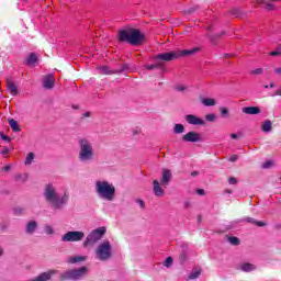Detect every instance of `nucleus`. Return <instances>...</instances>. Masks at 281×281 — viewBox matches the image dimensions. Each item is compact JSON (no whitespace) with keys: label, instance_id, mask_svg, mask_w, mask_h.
I'll use <instances>...</instances> for the list:
<instances>
[{"label":"nucleus","instance_id":"f257e3e1","mask_svg":"<svg viewBox=\"0 0 281 281\" xmlns=\"http://www.w3.org/2000/svg\"><path fill=\"white\" fill-rule=\"evenodd\" d=\"M43 196L46 203H49L52 210H63V206L67 205V201H69V194L65 192L60 198L56 191V187L52 183L45 186Z\"/></svg>","mask_w":281,"mask_h":281},{"label":"nucleus","instance_id":"f03ea898","mask_svg":"<svg viewBox=\"0 0 281 281\" xmlns=\"http://www.w3.org/2000/svg\"><path fill=\"white\" fill-rule=\"evenodd\" d=\"M119 43H128L130 45H142L146 41V35L139 29L130 27L120 30L117 33Z\"/></svg>","mask_w":281,"mask_h":281},{"label":"nucleus","instance_id":"7ed1b4c3","mask_svg":"<svg viewBox=\"0 0 281 281\" xmlns=\"http://www.w3.org/2000/svg\"><path fill=\"white\" fill-rule=\"evenodd\" d=\"M95 192L99 199H103V201H114L115 199V186L109 183V181H100L95 182Z\"/></svg>","mask_w":281,"mask_h":281},{"label":"nucleus","instance_id":"20e7f679","mask_svg":"<svg viewBox=\"0 0 281 281\" xmlns=\"http://www.w3.org/2000/svg\"><path fill=\"white\" fill-rule=\"evenodd\" d=\"M196 52H199V48L161 53L156 55L155 59L164 60L165 63H170L172 60H177V58H181V56H192L193 54H196Z\"/></svg>","mask_w":281,"mask_h":281},{"label":"nucleus","instance_id":"39448f33","mask_svg":"<svg viewBox=\"0 0 281 281\" xmlns=\"http://www.w3.org/2000/svg\"><path fill=\"white\" fill-rule=\"evenodd\" d=\"M79 148V161H93V157L95 156V154L93 153V145H91V142H89V139L80 138Z\"/></svg>","mask_w":281,"mask_h":281},{"label":"nucleus","instance_id":"423d86ee","mask_svg":"<svg viewBox=\"0 0 281 281\" xmlns=\"http://www.w3.org/2000/svg\"><path fill=\"white\" fill-rule=\"evenodd\" d=\"M94 252L98 260L105 262V260H111L113 257V246H111V241L104 240L103 243L99 244Z\"/></svg>","mask_w":281,"mask_h":281},{"label":"nucleus","instance_id":"0eeeda50","mask_svg":"<svg viewBox=\"0 0 281 281\" xmlns=\"http://www.w3.org/2000/svg\"><path fill=\"white\" fill-rule=\"evenodd\" d=\"M87 267H81L78 269L66 270L59 276V280L67 281V280H80L83 276H87Z\"/></svg>","mask_w":281,"mask_h":281},{"label":"nucleus","instance_id":"6e6552de","mask_svg":"<svg viewBox=\"0 0 281 281\" xmlns=\"http://www.w3.org/2000/svg\"><path fill=\"white\" fill-rule=\"evenodd\" d=\"M106 234V227L102 226L97 229H93L85 239L83 247H89V245H95V243L102 240Z\"/></svg>","mask_w":281,"mask_h":281},{"label":"nucleus","instance_id":"1a4fd4ad","mask_svg":"<svg viewBox=\"0 0 281 281\" xmlns=\"http://www.w3.org/2000/svg\"><path fill=\"white\" fill-rule=\"evenodd\" d=\"M85 238L82 231H70L61 236L63 243H80Z\"/></svg>","mask_w":281,"mask_h":281},{"label":"nucleus","instance_id":"9d476101","mask_svg":"<svg viewBox=\"0 0 281 281\" xmlns=\"http://www.w3.org/2000/svg\"><path fill=\"white\" fill-rule=\"evenodd\" d=\"M182 142H190L193 144H196L199 142H201V134H199L198 132H188L187 134H184L182 136Z\"/></svg>","mask_w":281,"mask_h":281},{"label":"nucleus","instance_id":"9b49d317","mask_svg":"<svg viewBox=\"0 0 281 281\" xmlns=\"http://www.w3.org/2000/svg\"><path fill=\"white\" fill-rule=\"evenodd\" d=\"M186 120L188 124H191L192 126H205V121H203L202 119H200L194 114L186 115Z\"/></svg>","mask_w":281,"mask_h":281},{"label":"nucleus","instance_id":"f8f14e48","mask_svg":"<svg viewBox=\"0 0 281 281\" xmlns=\"http://www.w3.org/2000/svg\"><path fill=\"white\" fill-rule=\"evenodd\" d=\"M170 181H172V171H170V169H164L160 180L161 186L164 188H168V186H170Z\"/></svg>","mask_w":281,"mask_h":281},{"label":"nucleus","instance_id":"ddd939ff","mask_svg":"<svg viewBox=\"0 0 281 281\" xmlns=\"http://www.w3.org/2000/svg\"><path fill=\"white\" fill-rule=\"evenodd\" d=\"M153 186V192L155 196H164L166 194V191L161 188V183H159V180H154Z\"/></svg>","mask_w":281,"mask_h":281},{"label":"nucleus","instance_id":"4468645a","mask_svg":"<svg viewBox=\"0 0 281 281\" xmlns=\"http://www.w3.org/2000/svg\"><path fill=\"white\" fill-rule=\"evenodd\" d=\"M7 89L10 91L11 95H18L19 89L16 88V83H14V80L12 78H7Z\"/></svg>","mask_w":281,"mask_h":281},{"label":"nucleus","instance_id":"2eb2a0df","mask_svg":"<svg viewBox=\"0 0 281 281\" xmlns=\"http://www.w3.org/2000/svg\"><path fill=\"white\" fill-rule=\"evenodd\" d=\"M241 112L246 115H258L261 113V110L259 106H245L241 109Z\"/></svg>","mask_w":281,"mask_h":281},{"label":"nucleus","instance_id":"dca6fc26","mask_svg":"<svg viewBox=\"0 0 281 281\" xmlns=\"http://www.w3.org/2000/svg\"><path fill=\"white\" fill-rule=\"evenodd\" d=\"M54 82H56L54 76L47 75L43 80L44 89H54Z\"/></svg>","mask_w":281,"mask_h":281},{"label":"nucleus","instance_id":"f3484780","mask_svg":"<svg viewBox=\"0 0 281 281\" xmlns=\"http://www.w3.org/2000/svg\"><path fill=\"white\" fill-rule=\"evenodd\" d=\"M37 227H38V223H36V221L29 222L26 224V234H34Z\"/></svg>","mask_w":281,"mask_h":281},{"label":"nucleus","instance_id":"a211bd4d","mask_svg":"<svg viewBox=\"0 0 281 281\" xmlns=\"http://www.w3.org/2000/svg\"><path fill=\"white\" fill-rule=\"evenodd\" d=\"M271 128H273V124L271 123V120H267L261 124V131L263 133H270Z\"/></svg>","mask_w":281,"mask_h":281},{"label":"nucleus","instance_id":"6ab92c4d","mask_svg":"<svg viewBox=\"0 0 281 281\" xmlns=\"http://www.w3.org/2000/svg\"><path fill=\"white\" fill-rule=\"evenodd\" d=\"M241 271L249 273V271H256V266L249 262H245L240 266Z\"/></svg>","mask_w":281,"mask_h":281},{"label":"nucleus","instance_id":"aec40b11","mask_svg":"<svg viewBox=\"0 0 281 281\" xmlns=\"http://www.w3.org/2000/svg\"><path fill=\"white\" fill-rule=\"evenodd\" d=\"M9 126L12 128L14 133H19L21 131L19 122H16V120L14 119L9 120Z\"/></svg>","mask_w":281,"mask_h":281},{"label":"nucleus","instance_id":"412c9836","mask_svg":"<svg viewBox=\"0 0 281 281\" xmlns=\"http://www.w3.org/2000/svg\"><path fill=\"white\" fill-rule=\"evenodd\" d=\"M38 61V57L36 56L35 53H31L27 58H26V63L27 65H36V63Z\"/></svg>","mask_w":281,"mask_h":281},{"label":"nucleus","instance_id":"4be33fe9","mask_svg":"<svg viewBox=\"0 0 281 281\" xmlns=\"http://www.w3.org/2000/svg\"><path fill=\"white\" fill-rule=\"evenodd\" d=\"M85 260H87V257H85V256H77V257L69 258L68 262H70L71 265H76L77 262H85Z\"/></svg>","mask_w":281,"mask_h":281},{"label":"nucleus","instance_id":"5701e85b","mask_svg":"<svg viewBox=\"0 0 281 281\" xmlns=\"http://www.w3.org/2000/svg\"><path fill=\"white\" fill-rule=\"evenodd\" d=\"M98 70L99 74H102L103 76H111V74H113V70L109 69V66H101Z\"/></svg>","mask_w":281,"mask_h":281},{"label":"nucleus","instance_id":"b1692460","mask_svg":"<svg viewBox=\"0 0 281 281\" xmlns=\"http://www.w3.org/2000/svg\"><path fill=\"white\" fill-rule=\"evenodd\" d=\"M202 104H204V106H215L216 100H214L212 98H204V99H202Z\"/></svg>","mask_w":281,"mask_h":281},{"label":"nucleus","instance_id":"393cba45","mask_svg":"<svg viewBox=\"0 0 281 281\" xmlns=\"http://www.w3.org/2000/svg\"><path fill=\"white\" fill-rule=\"evenodd\" d=\"M186 131V126H183V124H176L173 126V133H176V135H181V133H183Z\"/></svg>","mask_w":281,"mask_h":281},{"label":"nucleus","instance_id":"a878e982","mask_svg":"<svg viewBox=\"0 0 281 281\" xmlns=\"http://www.w3.org/2000/svg\"><path fill=\"white\" fill-rule=\"evenodd\" d=\"M34 157H35L34 153H32V151L29 153V154L26 155L24 165H25V166H32V161H34Z\"/></svg>","mask_w":281,"mask_h":281},{"label":"nucleus","instance_id":"bb28decb","mask_svg":"<svg viewBox=\"0 0 281 281\" xmlns=\"http://www.w3.org/2000/svg\"><path fill=\"white\" fill-rule=\"evenodd\" d=\"M27 179H30V175H27V173H24V175L18 173V175H15V181H22V183H25V181H27Z\"/></svg>","mask_w":281,"mask_h":281},{"label":"nucleus","instance_id":"cd10ccee","mask_svg":"<svg viewBox=\"0 0 281 281\" xmlns=\"http://www.w3.org/2000/svg\"><path fill=\"white\" fill-rule=\"evenodd\" d=\"M227 240L231 245H234L235 247H238V245H240V239H238V237L228 236Z\"/></svg>","mask_w":281,"mask_h":281},{"label":"nucleus","instance_id":"c85d7f7f","mask_svg":"<svg viewBox=\"0 0 281 281\" xmlns=\"http://www.w3.org/2000/svg\"><path fill=\"white\" fill-rule=\"evenodd\" d=\"M161 67H164V64L161 63L145 66V68L148 69L149 71H153V69H160Z\"/></svg>","mask_w":281,"mask_h":281},{"label":"nucleus","instance_id":"c756f323","mask_svg":"<svg viewBox=\"0 0 281 281\" xmlns=\"http://www.w3.org/2000/svg\"><path fill=\"white\" fill-rule=\"evenodd\" d=\"M179 260L181 265H184V262H188V251L183 250L180 256H179Z\"/></svg>","mask_w":281,"mask_h":281},{"label":"nucleus","instance_id":"7c9ffc66","mask_svg":"<svg viewBox=\"0 0 281 281\" xmlns=\"http://www.w3.org/2000/svg\"><path fill=\"white\" fill-rule=\"evenodd\" d=\"M220 114H221L222 117H229V109L220 108Z\"/></svg>","mask_w":281,"mask_h":281},{"label":"nucleus","instance_id":"2f4dec72","mask_svg":"<svg viewBox=\"0 0 281 281\" xmlns=\"http://www.w3.org/2000/svg\"><path fill=\"white\" fill-rule=\"evenodd\" d=\"M223 34H225V32L222 33H217L215 35H211V43H213L214 45H216V38H221L223 36Z\"/></svg>","mask_w":281,"mask_h":281},{"label":"nucleus","instance_id":"473e14b6","mask_svg":"<svg viewBox=\"0 0 281 281\" xmlns=\"http://www.w3.org/2000/svg\"><path fill=\"white\" fill-rule=\"evenodd\" d=\"M200 276H201V270L193 271L190 273L189 280H196V278H199Z\"/></svg>","mask_w":281,"mask_h":281},{"label":"nucleus","instance_id":"72a5a7b5","mask_svg":"<svg viewBox=\"0 0 281 281\" xmlns=\"http://www.w3.org/2000/svg\"><path fill=\"white\" fill-rule=\"evenodd\" d=\"M206 122H216V114L210 113L205 115Z\"/></svg>","mask_w":281,"mask_h":281},{"label":"nucleus","instance_id":"f704fd0d","mask_svg":"<svg viewBox=\"0 0 281 281\" xmlns=\"http://www.w3.org/2000/svg\"><path fill=\"white\" fill-rule=\"evenodd\" d=\"M227 182L229 183V186H236V183H238V179H236L234 177H229L227 179Z\"/></svg>","mask_w":281,"mask_h":281},{"label":"nucleus","instance_id":"c9c22d12","mask_svg":"<svg viewBox=\"0 0 281 281\" xmlns=\"http://www.w3.org/2000/svg\"><path fill=\"white\" fill-rule=\"evenodd\" d=\"M172 262H173L172 257H167V259L164 262V266L165 267H170L172 265Z\"/></svg>","mask_w":281,"mask_h":281},{"label":"nucleus","instance_id":"e433bc0d","mask_svg":"<svg viewBox=\"0 0 281 281\" xmlns=\"http://www.w3.org/2000/svg\"><path fill=\"white\" fill-rule=\"evenodd\" d=\"M266 10H276V4H273V2H267Z\"/></svg>","mask_w":281,"mask_h":281},{"label":"nucleus","instance_id":"4c0bfd02","mask_svg":"<svg viewBox=\"0 0 281 281\" xmlns=\"http://www.w3.org/2000/svg\"><path fill=\"white\" fill-rule=\"evenodd\" d=\"M262 71H263L262 68H257V69L250 71V74H252V76H260V74H262Z\"/></svg>","mask_w":281,"mask_h":281},{"label":"nucleus","instance_id":"58836bf2","mask_svg":"<svg viewBox=\"0 0 281 281\" xmlns=\"http://www.w3.org/2000/svg\"><path fill=\"white\" fill-rule=\"evenodd\" d=\"M271 166H273V162L271 160H268V161L262 164V168H265V169L271 168Z\"/></svg>","mask_w":281,"mask_h":281},{"label":"nucleus","instance_id":"ea45409f","mask_svg":"<svg viewBox=\"0 0 281 281\" xmlns=\"http://www.w3.org/2000/svg\"><path fill=\"white\" fill-rule=\"evenodd\" d=\"M255 225H257L258 227H266L267 223L260 222V221H255Z\"/></svg>","mask_w":281,"mask_h":281},{"label":"nucleus","instance_id":"a19ab883","mask_svg":"<svg viewBox=\"0 0 281 281\" xmlns=\"http://www.w3.org/2000/svg\"><path fill=\"white\" fill-rule=\"evenodd\" d=\"M245 221L246 223H252V225H256V220H254V217H246Z\"/></svg>","mask_w":281,"mask_h":281},{"label":"nucleus","instance_id":"79ce46f5","mask_svg":"<svg viewBox=\"0 0 281 281\" xmlns=\"http://www.w3.org/2000/svg\"><path fill=\"white\" fill-rule=\"evenodd\" d=\"M269 56H281V50L280 52H278V50L270 52Z\"/></svg>","mask_w":281,"mask_h":281},{"label":"nucleus","instance_id":"37998d69","mask_svg":"<svg viewBox=\"0 0 281 281\" xmlns=\"http://www.w3.org/2000/svg\"><path fill=\"white\" fill-rule=\"evenodd\" d=\"M136 203H138V205H140L142 210H144V207H146L144 200H136Z\"/></svg>","mask_w":281,"mask_h":281},{"label":"nucleus","instance_id":"c03bdc74","mask_svg":"<svg viewBox=\"0 0 281 281\" xmlns=\"http://www.w3.org/2000/svg\"><path fill=\"white\" fill-rule=\"evenodd\" d=\"M2 170H4V172H10V170H12V166L11 165H7L2 168Z\"/></svg>","mask_w":281,"mask_h":281},{"label":"nucleus","instance_id":"a18cd8bd","mask_svg":"<svg viewBox=\"0 0 281 281\" xmlns=\"http://www.w3.org/2000/svg\"><path fill=\"white\" fill-rule=\"evenodd\" d=\"M46 234H48V235L54 234V229L52 228V226L46 227Z\"/></svg>","mask_w":281,"mask_h":281},{"label":"nucleus","instance_id":"49530a36","mask_svg":"<svg viewBox=\"0 0 281 281\" xmlns=\"http://www.w3.org/2000/svg\"><path fill=\"white\" fill-rule=\"evenodd\" d=\"M8 153H10V148H9V147H4V148L1 150V155H8Z\"/></svg>","mask_w":281,"mask_h":281},{"label":"nucleus","instance_id":"de8ad7c7","mask_svg":"<svg viewBox=\"0 0 281 281\" xmlns=\"http://www.w3.org/2000/svg\"><path fill=\"white\" fill-rule=\"evenodd\" d=\"M229 161H232V162L238 161V156L237 155L231 156Z\"/></svg>","mask_w":281,"mask_h":281},{"label":"nucleus","instance_id":"09e8293b","mask_svg":"<svg viewBox=\"0 0 281 281\" xmlns=\"http://www.w3.org/2000/svg\"><path fill=\"white\" fill-rule=\"evenodd\" d=\"M231 13L233 14V16H238L240 14V11L233 10V11H231Z\"/></svg>","mask_w":281,"mask_h":281},{"label":"nucleus","instance_id":"8fccbe9b","mask_svg":"<svg viewBox=\"0 0 281 281\" xmlns=\"http://www.w3.org/2000/svg\"><path fill=\"white\" fill-rule=\"evenodd\" d=\"M176 91H186V87L184 86H178V87H176Z\"/></svg>","mask_w":281,"mask_h":281},{"label":"nucleus","instance_id":"3c124183","mask_svg":"<svg viewBox=\"0 0 281 281\" xmlns=\"http://www.w3.org/2000/svg\"><path fill=\"white\" fill-rule=\"evenodd\" d=\"M1 139L3 140V142H10V137L9 136H7V135H1Z\"/></svg>","mask_w":281,"mask_h":281},{"label":"nucleus","instance_id":"603ef678","mask_svg":"<svg viewBox=\"0 0 281 281\" xmlns=\"http://www.w3.org/2000/svg\"><path fill=\"white\" fill-rule=\"evenodd\" d=\"M196 192H198V194H200V195L205 194V190H203V189H199Z\"/></svg>","mask_w":281,"mask_h":281},{"label":"nucleus","instance_id":"864d4df0","mask_svg":"<svg viewBox=\"0 0 281 281\" xmlns=\"http://www.w3.org/2000/svg\"><path fill=\"white\" fill-rule=\"evenodd\" d=\"M191 177H199V171H192Z\"/></svg>","mask_w":281,"mask_h":281},{"label":"nucleus","instance_id":"5fc2aeb1","mask_svg":"<svg viewBox=\"0 0 281 281\" xmlns=\"http://www.w3.org/2000/svg\"><path fill=\"white\" fill-rule=\"evenodd\" d=\"M232 139H238V134H231Z\"/></svg>","mask_w":281,"mask_h":281},{"label":"nucleus","instance_id":"6e6d98bb","mask_svg":"<svg viewBox=\"0 0 281 281\" xmlns=\"http://www.w3.org/2000/svg\"><path fill=\"white\" fill-rule=\"evenodd\" d=\"M15 212H18L19 214H21L23 212L22 209H15Z\"/></svg>","mask_w":281,"mask_h":281},{"label":"nucleus","instance_id":"4d7b16f0","mask_svg":"<svg viewBox=\"0 0 281 281\" xmlns=\"http://www.w3.org/2000/svg\"><path fill=\"white\" fill-rule=\"evenodd\" d=\"M276 87V83L271 82L270 83V89H273Z\"/></svg>","mask_w":281,"mask_h":281},{"label":"nucleus","instance_id":"13d9d810","mask_svg":"<svg viewBox=\"0 0 281 281\" xmlns=\"http://www.w3.org/2000/svg\"><path fill=\"white\" fill-rule=\"evenodd\" d=\"M225 192H226L227 194H232V190H229V189H226Z\"/></svg>","mask_w":281,"mask_h":281},{"label":"nucleus","instance_id":"bf43d9fd","mask_svg":"<svg viewBox=\"0 0 281 281\" xmlns=\"http://www.w3.org/2000/svg\"><path fill=\"white\" fill-rule=\"evenodd\" d=\"M83 115H85V117H89V116H90V113L87 112V113H85Z\"/></svg>","mask_w":281,"mask_h":281},{"label":"nucleus","instance_id":"052dcab7","mask_svg":"<svg viewBox=\"0 0 281 281\" xmlns=\"http://www.w3.org/2000/svg\"><path fill=\"white\" fill-rule=\"evenodd\" d=\"M257 3H265V0H257Z\"/></svg>","mask_w":281,"mask_h":281},{"label":"nucleus","instance_id":"680f3d73","mask_svg":"<svg viewBox=\"0 0 281 281\" xmlns=\"http://www.w3.org/2000/svg\"><path fill=\"white\" fill-rule=\"evenodd\" d=\"M263 87H265V89H269V86H267V85H266V86H263Z\"/></svg>","mask_w":281,"mask_h":281}]
</instances>
